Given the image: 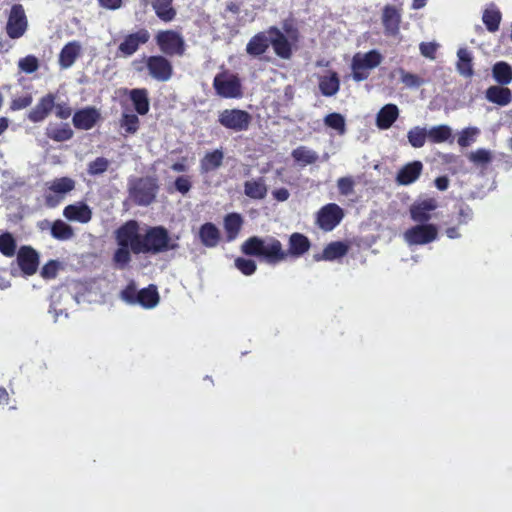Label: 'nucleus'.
I'll list each match as a JSON object with an SVG mask.
<instances>
[{
	"label": "nucleus",
	"mask_w": 512,
	"mask_h": 512,
	"mask_svg": "<svg viewBox=\"0 0 512 512\" xmlns=\"http://www.w3.org/2000/svg\"><path fill=\"white\" fill-rule=\"evenodd\" d=\"M117 248L112 256L113 266L125 270L130 266L132 255H158L177 250L179 244L173 240L162 225L142 229L137 220H128L114 232Z\"/></svg>",
	"instance_id": "1"
},
{
	"label": "nucleus",
	"mask_w": 512,
	"mask_h": 512,
	"mask_svg": "<svg viewBox=\"0 0 512 512\" xmlns=\"http://www.w3.org/2000/svg\"><path fill=\"white\" fill-rule=\"evenodd\" d=\"M310 248L309 238L299 232H294L289 236L287 250L283 248L281 241L273 236L266 239L251 236L241 245V251L245 255L261 258L272 265L286 261L288 258L298 259L305 255Z\"/></svg>",
	"instance_id": "2"
},
{
	"label": "nucleus",
	"mask_w": 512,
	"mask_h": 512,
	"mask_svg": "<svg viewBox=\"0 0 512 512\" xmlns=\"http://www.w3.org/2000/svg\"><path fill=\"white\" fill-rule=\"evenodd\" d=\"M157 179L151 176L139 177L129 182L128 193L130 200L138 206L152 204L158 193Z\"/></svg>",
	"instance_id": "3"
},
{
	"label": "nucleus",
	"mask_w": 512,
	"mask_h": 512,
	"mask_svg": "<svg viewBox=\"0 0 512 512\" xmlns=\"http://www.w3.org/2000/svg\"><path fill=\"white\" fill-rule=\"evenodd\" d=\"M382 59L381 53L377 50H370L365 54H355L351 62L353 79L357 82L366 80L370 75V70L379 66Z\"/></svg>",
	"instance_id": "4"
},
{
	"label": "nucleus",
	"mask_w": 512,
	"mask_h": 512,
	"mask_svg": "<svg viewBox=\"0 0 512 512\" xmlns=\"http://www.w3.org/2000/svg\"><path fill=\"white\" fill-rule=\"evenodd\" d=\"M155 42L165 56H183L186 44L182 35L175 30H161L155 35Z\"/></svg>",
	"instance_id": "5"
},
{
	"label": "nucleus",
	"mask_w": 512,
	"mask_h": 512,
	"mask_svg": "<svg viewBox=\"0 0 512 512\" xmlns=\"http://www.w3.org/2000/svg\"><path fill=\"white\" fill-rule=\"evenodd\" d=\"M213 87L222 98H241L243 95L240 79L227 71L220 72L214 77Z\"/></svg>",
	"instance_id": "6"
},
{
	"label": "nucleus",
	"mask_w": 512,
	"mask_h": 512,
	"mask_svg": "<svg viewBox=\"0 0 512 512\" xmlns=\"http://www.w3.org/2000/svg\"><path fill=\"white\" fill-rule=\"evenodd\" d=\"M218 122L226 129L241 132L248 130L252 122V116L242 109H224L219 113Z\"/></svg>",
	"instance_id": "7"
},
{
	"label": "nucleus",
	"mask_w": 512,
	"mask_h": 512,
	"mask_svg": "<svg viewBox=\"0 0 512 512\" xmlns=\"http://www.w3.org/2000/svg\"><path fill=\"white\" fill-rule=\"evenodd\" d=\"M28 29V19L21 4H14L10 9L6 23V33L11 39L21 38Z\"/></svg>",
	"instance_id": "8"
},
{
	"label": "nucleus",
	"mask_w": 512,
	"mask_h": 512,
	"mask_svg": "<svg viewBox=\"0 0 512 512\" xmlns=\"http://www.w3.org/2000/svg\"><path fill=\"white\" fill-rule=\"evenodd\" d=\"M149 75L156 81L166 82L173 75V65L165 55H151L145 59Z\"/></svg>",
	"instance_id": "9"
},
{
	"label": "nucleus",
	"mask_w": 512,
	"mask_h": 512,
	"mask_svg": "<svg viewBox=\"0 0 512 512\" xmlns=\"http://www.w3.org/2000/svg\"><path fill=\"white\" fill-rule=\"evenodd\" d=\"M343 209L335 204L328 203L320 208L316 215V224L323 231H332L343 219Z\"/></svg>",
	"instance_id": "10"
},
{
	"label": "nucleus",
	"mask_w": 512,
	"mask_h": 512,
	"mask_svg": "<svg viewBox=\"0 0 512 512\" xmlns=\"http://www.w3.org/2000/svg\"><path fill=\"white\" fill-rule=\"evenodd\" d=\"M437 227L434 224H420L407 229L404 239L409 245H424L436 240Z\"/></svg>",
	"instance_id": "11"
},
{
	"label": "nucleus",
	"mask_w": 512,
	"mask_h": 512,
	"mask_svg": "<svg viewBox=\"0 0 512 512\" xmlns=\"http://www.w3.org/2000/svg\"><path fill=\"white\" fill-rule=\"evenodd\" d=\"M150 39V33L145 28H140L134 33L126 35L118 46V53L129 57L136 53L141 45H145Z\"/></svg>",
	"instance_id": "12"
},
{
	"label": "nucleus",
	"mask_w": 512,
	"mask_h": 512,
	"mask_svg": "<svg viewBox=\"0 0 512 512\" xmlns=\"http://www.w3.org/2000/svg\"><path fill=\"white\" fill-rule=\"evenodd\" d=\"M17 263L25 275L31 276L39 267V254L31 246H21L17 252Z\"/></svg>",
	"instance_id": "13"
},
{
	"label": "nucleus",
	"mask_w": 512,
	"mask_h": 512,
	"mask_svg": "<svg viewBox=\"0 0 512 512\" xmlns=\"http://www.w3.org/2000/svg\"><path fill=\"white\" fill-rule=\"evenodd\" d=\"M100 119L99 110L93 106H88L77 110L72 117V122L78 130H90Z\"/></svg>",
	"instance_id": "14"
},
{
	"label": "nucleus",
	"mask_w": 512,
	"mask_h": 512,
	"mask_svg": "<svg viewBox=\"0 0 512 512\" xmlns=\"http://www.w3.org/2000/svg\"><path fill=\"white\" fill-rule=\"evenodd\" d=\"M55 99L56 97L53 93H48L41 97L35 107L27 114L28 120L33 123L44 121L54 109Z\"/></svg>",
	"instance_id": "15"
},
{
	"label": "nucleus",
	"mask_w": 512,
	"mask_h": 512,
	"mask_svg": "<svg viewBox=\"0 0 512 512\" xmlns=\"http://www.w3.org/2000/svg\"><path fill=\"white\" fill-rule=\"evenodd\" d=\"M401 11L392 5H386L382 11V24L386 36H396L400 31Z\"/></svg>",
	"instance_id": "16"
},
{
	"label": "nucleus",
	"mask_w": 512,
	"mask_h": 512,
	"mask_svg": "<svg viewBox=\"0 0 512 512\" xmlns=\"http://www.w3.org/2000/svg\"><path fill=\"white\" fill-rule=\"evenodd\" d=\"M267 32L275 54L280 58L289 59L292 56V48L285 35L276 26L270 27Z\"/></svg>",
	"instance_id": "17"
},
{
	"label": "nucleus",
	"mask_w": 512,
	"mask_h": 512,
	"mask_svg": "<svg viewBox=\"0 0 512 512\" xmlns=\"http://www.w3.org/2000/svg\"><path fill=\"white\" fill-rule=\"evenodd\" d=\"M436 208L437 201L434 198L424 199L411 205L410 215L415 222L426 223L431 219V212Z\"/></svg>",
	"instance_id": "18"
},
{
	"label": "nucleus",
	"mask_w": 512,
	"mask_h": 512,
	"mask_svg": "<svg viewBox=\"0 0 512 512\" xmlns=\"http://www.w3.org/2000/svg\"><path fill=\"white\" fill-rule=\"evenodd\" d=\"M224 161V152L222 148L208 151L200 159L199 170L202 175L209 174L218 170Z\"/></svg>",
	"instance_id": "19"
},
{
	"label": "nucleus",
	"mask_w": 512,
	"mask_h": 512,
	"mask_svg": "<svg viewBox=\"0 0 512 512\" xmlns=\"http://www.w3.org/2000/svg\"><path fill=\"white\" fill-rule=\"evenodd\" d=\"M349 250L348 244L342 241H333L325 246L322 253L314 255V260L319 261H333L344 257Z\"/></svg>",
	"instance_id": "20"
},
{
	"label": "nucleus",
	"mask_w": 512,
	"mask_h": 512,
	"mask_svg": "<svg viewBox=\"0 0 512 512\" xmlns=\"http://www.w3.org/2000/svg\"><path fill=\"white\" fill-rule=\"evenodd\" d=\"M423 164L421 161H412L405 164L397 173L396 181L400 185H410L421 175Z\"/></svg>",
	"instance_id": "21"
},
{
	"label": "nucleus",
	"mask_w": 512,
	"mask_h": 512,
	"mask_svg": "<svg viewBox=\"0 0 512 512\" xmlns=\"http://www.w3.org/2000/svg\"><path fill=\"white\" fill-rule=\"evenodd\" d=\"M198 237L204 247L214 248L221 240V233L214 223L206 222L200 226Z\"/></svg>",
	"instance_id": "22"
},
{
	"label": "nucleus",
	"mask_w": 512,
	"mask_h": 512,
	"mask_svg": "<svg viewBox=\"0 0 512 512\" xmlns=\"http://www.w3.org/2000/svg\"><path fill=\"white\" fill-rule=\"evenodd\" d=\"M63 215L70 221L88 223L92 218V211L87 204L80 202L66 206Z\"/></svg>",
	"instance_id": "23"
},
{
	"label": "nucleus",
	"mask_w": 512,
	"mask_h": 512,
	"mask_svg": "<svg viewBox=\"0 0 512 512\" xmlns=\"http://www.w3.org/2000/svg\"><path fill=\"white\" fill-rule=\"evenodd\" d=\"M127 92L137 114L146 115L150 110L148 90L146 88H134Z\"/></svg>",
	"instance_id": "24"
},
{
	"label": "nucleus",
	"mask_w": 512,
	"mask_h": 512,
	"mask_svg": "<svg viewBox=\"0 0 512 512\" xmlns=\"http://www.w3.org/2000/svg\"><path fill=\"white\" fill-rule=\"evenodd\" d=\"M485 98L498 106H507L512 101V93L504 85H493L486 89Z\"/></svg>",
	"instance_id": "25"
},
{
	"label": "nucleus",
	"mask_w": 512,
	"mask_h": 512,
	"mask_svg": "<svg viewBox=\"0 0 512 512\" xmlns=\"http://www.w3.org/2000/svg\"><path fill=\"white\" fill-rule=\"evenodd\" d=\"M81 54V45L78 41L68 42L59 54V65L62 69L70 68Z\"/></svg>",
	"instance_id": "26"
},
{
	"label": "nucleus",
	"mask_w": 512,
	"mask_h": 512,
	"mask_svg": "<svg viewBox=\"0 0 512 512\" xmlns=\"http://www.w3.org/2000/svg\"><path fill=\"white\" fill-rule=\"evenodd\" d=\"M399 116V109L395 104H386L377 114L376 125L379 129H389Z\"/></svg>",
	"instance_id": "27"
},
{
	"label": "nucleus",
	"mask_w": 512,
	"mask_h": 512,
	"mask_svg": "<svg viewBox=\"0 0 512 512\" xmlns=\"http://www.w3.org/2000/svg\"><path fill=\"white\" fill-rule=\"evenodd\" d=\"M151 5L156 16L165 23L173 21L177 15L173 0H152Z\"/></svg>",
	"instance_id": "28"
},
{
	"label": "nucleus",
	"mask_w": 512,
	"mask_h": 512,
	"mask_svg": "<svg viewBox=\"0 0 512 512\" xmlns=\"http://www.w3.org/2000/svg\"><path fill=\"white\" fill-rule=\"evenodd\" d=\"M267 186L262 177L244 182V194L253 200H262L267 195Z\"/></svg>",
	"instance_id": "29"
},
{
	"label": "nucleus",
	"mask_w": 512,
	"mask_h": 512,
	"mask_svg": "<svg viewBox=\"0 0 512 512\" xmlns=\"http://www.w3.org/2000/svg\"><path fill=\"white\" fill-rule=\"evenodd\" d=\"M340 89V79L335 71H329L328 75L319 78V90L323 96L331 97Z\"/></svg>",
	"instance_id": "30"
},
{
	"label": "nucleus",
	"mask_w": 512,
	"mask_h": 512,
	"mask_svg": "<svg viewBox=\"0 0 512 512\" xmlns=\"http://www.w3.org/2000/svg\"><path fill=\"white\" fill-rule=\"evenodd\" d=\"M270 45V38L264 32L255 34L246 45V52L251 56L264 54Z\"/></svg>",
	"instance_id": "31"
},
{
	"label": "nucleus",
	"mask_w": 512,
	"mask_h": 512,
	"mask_svg": "<svg viewBox=\"0 0 512 512\" xmlns=\"http://www.w3.org/2000/svg\"><path fill=\"white\" fill-rule=\"evenodd\" d=\"M46 136L55 142H64L73 137V130L68 123L48 125L45 132Z\"/></svg>",
	"instance_id": "32"
},
{
	"label": "nucleus",
	"mask_w": 512,
	"mask_h": 512,
	"mask_svg": "<svg viewBox=\"0 0 512 512\" xmlns=\"http://www.w3.org/2000/svg\"><path fill=\"white\" fill-rule=\"evenodd\" d=\"M224 229L226 232L227 241H233L237 238L242 225L243 218L239 213H229L224 217Z\"/></svg>",
	"instance_id": "33"
},
{
	"label": "nucleus",
	"mask_w": 512,
	"mask_h": 512,
	"mask_svg": "<svg viewBox=\"0 0 512 512\" xmlns=\"http://www.w3.org/2000/svg\"><path fill=\"white\" fill-rule=\"evenodd\" d=\"M501 20L502 14L494 4H491L483 11L482 21L489 32H497L499 30Z\"/></svg>",
	"instance_id": "34"
},
{
	"label": "nucleus",
	"mask_w": 512,
	"mask_h": 512,
	"mask_svg": "<svg viewBox=\"0 0 512 512\" xmlns=\"http://www.w3.org/2000/svg\"><path fill=\"white\" fill-rule=\"evenodd\" d=\"M159 302V293L157 287L153 284L138 291L137 302L142 307L151 309Z\"/></svg>",
	"instance_id": "35"
},
{
	"label": "nucleus",
	"mask_w": 512,
	"mask_h": 512,
	"mask_svg": "<svg viewBox=\"0 0 512 512\" xmlns=\"http://www.w3.org/2000/svg\"><path fill=\"white\" fill-rule=\"evenodd\" d=\"M457 70L464 77H472L474 74L472 55L466 48H460L457 52Z\"/></svg>",
	"instance_id": "36"
},
{
	"label": "nucleus",
	"mask_w": 512,
	"mask_h": 512,
	"mask_svg": "<svg viewBox=\"0 0 512 512\" xmlns=\"http://www.w3.org/2000/svg\"><path fill=\"white\" fill-rule=\"evenodd\" d=\"M492 76L499 85H508L512 81V68L504 61L494 64Z\"/></svg>",
	"instance_id": "37"
},
{
	"label": "nucleus",
	"mask_w": 512,
	"mask_h": 512,
	"mask_svg": "<svg viewBox=\"0 0 512 512\" xmlns=\"http://www.w3.org/2000/svg\"><path fill=\"white\" fill-rule=\"evenodd\" d=\"M427 136L435 144L452 141V129L445 124L433 126L427 131Z\"/></svg>",
	"instance_id": "38"
},
{
	"label": "nucleus",
	"mask_w": 512,
	"mask_h": 512,
	"mask_svg": "<svg viewBox=\"0 0 512 512\" xmlns=\"http://www.w3.org/2000/svg\"><path fill=\"white\" fill-rule=\"evenodd\" d=\"M75 188V181L69 177L55 178L48 189L58 195H65Z\"/></svg>",
	"instance_id": "39"
},
{
	"label": "nucleus",
	"mask_w": 512,
	"mask_h": 512,
	"mask_svg": "<svg viewBox=\"0 0 512 512\" xmlns=\"http://www.w3.org/2000/svg\"><path fill=\"white\" fill-rule=\"evenodd\" d=\"M120 127L125 131L126 134L133 135L140 128V119L134 113H122L119 120Z\"/></svg>",
	"instance_id": "40"
},
{
	"label": "nucleus",
	"mask_w": 512,
	"mask_h": 512,
	"mask_svg": "<svg viewBox=\"0 0 512 512\" xmlns=\"http://www.w3.org/2000/svg\"><path fill=\"white\" fill-rule=\"evenodd\" d=\"M291 155H292V158L297 163H301L302 165L313 164L318 159L317 154L305 146L297 147L296 149H294L292 151Z\"/></svg>",
	"instance_id": "41"
},
{
	"label": "nucleus",
	"mask_w": 512,
	"mask_h": 512,
	"mask_svg": "<svg viewBox=\"0 0 512 512\" xmlns=\"http://www.w3.org/2000/svg\"><path fill=\"white\" fill-rule=\"evenodd\" d=\"M51 235L57 240H68L74 235V231L70 225L62 220H56L51 226Z\"/></svg>",
	"instance_id": "42"
},
{
	"label": "nucleus",
	"mask_w": 512,
	"mask_h": 512,
	"mask_svg": "<svg viewBox=\"0 0 512 512\" xmlns=\"http://www.w3.org/2000/svg\"><path fill=\"white\" fill-rule=\"evenodd\" d=\"M407 138L412 147L421 148L425 145L426 139H428L427 130L423 127L415 126L408 131Z\"/></svg>",
	"instance_id": "43"
},
{
	"label": "nucleus",
	"mask_w": 512,
	"mask_h": 512,
	"mask_svg": "<svg viewBox=\"0 0 512 512\" xmlns=\"http://www.w3.org/2000/svg\"><path fill=\"white\" fill-rule=\"evenodd\" d=\"M492 158L491 151L484 148H479L468 154L469 161L476 166H487L492 161Z\"/></svg>",
	"instance_id": "44"
},
{
	"label": "nucleus",
	"mask_w": 512,
	"mask_h": 512,
	"mask_svg": "<svg viewBox=\"0 0 512 512\" xmlns=\"http://www.w3.org/2000/svg\"><path fill=\"white\" fill-rule=\"evenodd\" d=\"M0 252L6 257L14 256L16 241L11 233L5 232L0 235Z\"/></svg>",
	"instance_id": "45"
},
{
	"label": "nucleus",
	"mask_w": 512,
	"mask_h": 512,
	"mask_svg": "<svg viewBox=\"0 0 512 512\" xmlns=\"http://www.w3.org/2000/svg\"><path fill=\"white\" fill-rule=\"evenodd\" d=\"M473 219V210L466 203H460L458 205L457 214L455 216V222L457 226L467 225Z\"/></svg>",
	"instance_id": "46"
},
{
	"label": "nucleus",
	"mask_w": 512,
	"mask_h": 512,
	"mask_svg": "<svg viewBox=\"0 0 512 512\" xmlns=\"http://www.w3.org/2000/svg\"><path fill=\"white\" fill-rule=\"evenodd\" d=\"M324 123L341 134L345 132V119L340 113L328 114L324 118Z\"/></svg>",
	"instance_id": "47"
},
{
	"label": "nucleus",
	"mask_w": 512,
	"mask_h": 512,
	"mask_svg": "<svg viewBox=\"0 0 512 512\" xmlns=\"http://www.w3.org/2000/svg\"><path fill=\"white\" fill-rule=\"evenodd\" d=\"M235 267L246 276L254 274L257 269V265L254 260L243 257L235 259Z\"/></svg>",
	"instance_id": "48"
},
{
	"label": "nucleus",
	"mask_w": 512,
	"mask_h": 512,
	"mask_svg": "<svg viewBox=\"0 0 512 512\" xmlns=\"http://www.w3.org/2000/svg\"><path fill=\"white\" fill-rule=\"evenodd\" d=\"M109 161L105 157H97L88 164V173L90 175H100L107 171Z\"/></svg>",
	"instance_id": "49"
},
{
	"label": "nucleus",
	"mask_w": 512,
	"mask_h": 512,
	"mask_svg": "<svg viewBox=\"0 0 512 512\" xmlns=\"http://www.w3.org/2000/svg\"><path fill=\"white\" fill-rule=\"evenodd\" d=\"M18 67L21 71L30 74L38 69L39 62L34 55H27L19 60Z\"/></svg>",
	"instance_id": "50"
},
{
	"label": "nucleus",
	"mask_w": 512,
	"mask_h": 512,
	"mask_svg": "<svg viewBox=\"0 0 512 512\" xmlns=\"http://www.w3.org/2000/svg\"><path fill=\"white\" fill-rule=\"evenodd\" d=\"M478 133L477 128H465L460 133L457 143L460 147H467L474 141V136Z\"/></svg>",
	"instance_id": "51"
},
{
	"label": "nucleus",
	"mask_w": 512,
	"mask_h": 512,
	"mask_svg": "<svg viewBox=\"0 0 512 512\" xmlns=\"http://www.w3.org/2000/svg\"><path fill=\"white\" fill-rule=\"evenodd\" d=\"M58 269L59 262L50 260L42 267L40 274L44 279H53L57 276Z\"/></svg>",
	"instance_id": "52"
},
{
	"label": "nucleus",
	"mask_w": 512,
	"mask_h": 512,
	"mask_svg": "<svg viewBox=\"0 0 512 512\" xmlns=\"http://www.w3.org/2000/svg\"><path fill=\"white\" fill-rule=\"evenodd\" d=\"M32 101L33 97L29 93L24 96L14 98L10 103V109L12 111L25 109L32 104Z\"/></svg>",
	"instance_id": "53"
},
{
	"label": "nucleus",
	"mask_w": 512,
	"mask_h": 512,
	"mask_svg": "<svg viewBox=\"0 0 512 512\" xmlns=\"http://www.w3.org/2000/svg\"><path fill=\"white\" fill-rule=\"evenodd\" d=\"M174 187L179 193L183 195L187 194L192 187L190 177L187 175L178 176L174 181Z\"/></svg>",
	"instance_id": "54"
},
{
	"label": "nucleus",
	"mask_w": 512,
	"mask_h": 512,
	"mask_svg": "<svg viewBox=\"0 0 512 512\" xmlns=\"http://www.w3.org/2000/svg\"><path fill=\"white\" fill-rule=\"evenodd\" d=\"M121 298L130 304H136L138 291L134 282L129 283L122 291Z\"/></svg>",
	"instance_id": "55"
},
{
	"label": "nucleus",
	"mask_w": 512,
	"mask_h": 512,
	"mask_svg": "<svg viewBox=\"0 0 512 512\" xmlns=\"http://www.w3.org/2000/svg\"><path fill=\"white\" fill-rule=\"evenodd\" d=\"M401 82L408 87H419L422 84L421 78L413 73L400 69Z\"/></svg>",
	"instance_id": "56"
},
{
	"label": "nucleus",
	"mask_w": 512,
	"mask_h": 512,
	"mask_svg": "<svg viewBox=\"0 0 512 512\" xmlns=\"http://www.w3.org/2000/svg\"><path fill=\"white\" fill-rule=\"evenodd\" d=\"M339 192L342 195H349L353 192L354 181L351 177H341L337 181Z\"/></svg>",
	"instance_id": "57"
},
{
	"label": "nucleus",
	"mask_w": 512,
	"mask_h": 512,
	"mask_svg": "<svg viewBox=\"0 0 512 512\" xmlns=\"http://www.w3.org/2000/svg\"><path fill=\"white\" fill-rule=\"evenodd\" d=\"M420 52L424 57L434 59L437 45L432 42H422L419 46Z\"/></svg>",
	"instance_id": "58"
},
{
	"label": "nucleus",
	"mask_w": 512,
	"mask_h": 512,
	"mask_svg": "<svg viewBox=\"0 0 512 512\" xmlns=\"http://www.w3.org/2000/svg\"><path fill=\"white\" fill-rule=\"evenodd\" d=\"M55 114L60 119H67L71 116L72 109L66 103L55 104Z\"/></svg>",
	"instance_id": "59"
},
{
	"label": "nucleus",
	"mask_w": 512,
	"mask_h": 512,
	"mask_svg": "<svg viewBox=\"0 0 512 512\" xmlns=\"http://www.w3.org/2000/svg\"><path fill=\"white\" fill-rule=\"evenodd\" d=\"M273 198L278 202H284L288 200L290 193L287 188H278L272 191Z\"/></svg>",
	"instance_id": "60"
},
{
	"label": "nucleus",
	"mask_w": 512,
	"mask_h": 512,
	"mask_svg": "<svg viewBox=\"0 0 512 512\" xmlns=\"http://www.w3.org/2000/svg\"><path fill=\"white\" fill-rule=\"evenodd\" d=\"M122 0H98L101 7L109 10H117L122 6Z\"/></svg>",
	"instance_id": "61"
},
{
	"label": "nucleus",
	"mask_w": 512,
	"mask_h": 512,
	"mask_svg": "<svg viewBox=\"0 0 512 512\" xmlns=\"http://www.w3.org/2000/svg\"><path fill=\"white\" fill-rule=\"evenodd\" d=\"M449 178L447 176H439L434 180L436 188L440 191H445L449 187Z\"/></svg>",
	"instance_id": "62"
},
{
	"label": "nucleus",
	"mask_w": 512,
	"mask_h": 512,
	"mask_svg": "<svg viewBox=\"0 0 512 512\" xmlns=\"http://www.w3.org/2000/svg\"><path fill=\"white\" fill-rule=\"evenodd\" d=\"M171 169L174 172H186L188 170V166L186 164V158L183 157L181 162H175L171 165Z\"/></svg>",
	"instance_id": "63"
},
{
	"label": "nucleus",
	"mask_w": 512,
	"mask_h": 512,
	"mask_svg": "<svg viewBox=\"0 0 512 512\" xmlns=\"http://www.w3.org/2000/svg\"><path fill=\"white\" fill-rule=\"evenodd\" d=\"M460 226H452V227H448L445 231L446 235L448 238L450 239H456V238H459L461 236V234L459 233L458 231V228Z\"/></svg>",
	"instance_id": "64"
}]
</instances>
